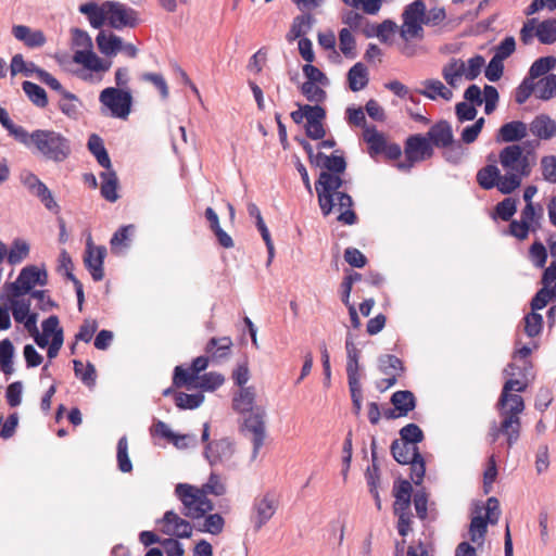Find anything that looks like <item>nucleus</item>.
<instances>
[{"mask_svg":"<svg viewBox=\"0 0 556 556\" xmlns=\"http://www.w3.org/2000/svg\"><path fill=\"white\" fill-rule=\"evenodd\" d=\"M47 283L46 270H40L36 266L23 268L15 282L11 285L13 296H21L28 293L36 285L45 286Z\"/></svg>","mask_w":556,"mask_h":556,"instance_id":"nucleus-13","label":"nucleus"},{"mask_svg":"<svg viewBox=\"0 0 556 556\" xmlns=\"http://www.w3.org/2000/svg\"><path fill=\"white\" fill-rule=\"evenodd\" d=\"M100 177L102 179L101 195L109 202H115L118 199L116 173L111 167L101 173Z\"/></svg>","mask_w":556,"mask_h":556,"instance_id":"nucleus-37","label":"nucleus"},{"mask_svg":"<svg viewBox=\"0 0 556 556\" xmlns=\"http://www.w3.org/2000/svg\"><path fill=\"white\" fill-rule=\"evenodd\" d=\"M391 403L404 417L416 407V397L412 391H396L391 396Z\"/></svg>","mask_w":556,"mask_h":556,"instance_id":"nucleus-38","label":"nucleus"},{"mask_svg":"<svg viewBox=\"0 0 556 556\" xmlns=\"http://www.w3.org/2000/svg\"><path fill=\"white\" fill-rule=\"evenodd\" d=\"M534 37L543 45L556 42V18L542 22L534 17L527 20L520 29V40L523 45H530Z\"/></svg>","mask_w":556,"mask_h":556,"instance_id":"nucleus-11","label":"nucleus"},{"mask_svg":"<svg viewBox=\"0 0 556 556\" xmlns=\"http://www.w3.org/2000/svg\"><path fill=\"white\" fill-rule=\"evenodd\" d=\"M421 84L424 88L418 90V92L430 100L442 99L451 101L453 98V88L448 85L445 86L440 79H426Z\"/></svg>","mask_w":556,"mask_h":556,"instance_id":"nucleus-22","label":"nucleus"},{"mask_svg":"<svg viewBox=\"0 0 556 556\" xmlns=\"http://www.w3.org/2000/svg\"><path fill=\"white\" fill-rule=\"evenodd\" d=\"M159 523L164 534L182 539H188L192 535L191 523L174 510H167Z\"/></svg>","mask_w":556,"mask_h":556,"instance_id":"nucleus-14","label":"nucleus"},{"mask_svg":"<svg viewBox=\"0 0 556 556\" xmlns=\"http://www.w3.org/2000/svg\"><path fill=\"white\" fill-rule=\"evenodd\" d=\"M528 134L527 125L521 121H513L501 126L496 140L515 142L523 139Z\"/></svg>","mask_w":556,"mask_h":556,"instance_id":"nucleus-27","label":"nucleus"},{"mask_svg":"<svg viewBox=\"0 0 556 556\" xmlns=\"http://www.w3.org/2000/svg\"><path fill=\"white\" fill-rule=\"evenodd\" d=\"M175 495L182 503V514L192 519L198 520L213 510L214 505L199 486L189 483H178L175 486Z\"/></svg>","mask_w":556,"mask_h":556,"instance_id":"nucleus-8","label":"nucleus"},{"mask_svg":"<svg viewBox=\"0 0 556 556\" xmlns=\"http://www.w3.org/2000/svg\"><path fill=\"white\" fill-rule=\"evenodd\" d=\"M405 161L397 163L401 170H409L415 163L430 159L433 155V148L427 137L422 135H413L406 139Z\"/></svg>","mask_w":556,"mask_h":556,"instance_id":"nucleus-12","label":"nucleus"},{"mask_svg":"<svg viewBox=\"0 0 556 556\" xmlns=\"http://www.w3.org/2000/svg\"><path fill=\"white\" fill-rule=\"evenodd\" d=\"M427 138L433 147L447 148L454 141L452 127L448 122L435 123L427 132Z\"/></svg>","mask_w":556,"mask_h":556,"instance_id":"nucleus-21","label":"nucleus"},{"mask_svg":"<svg viewBox=\"0 0 556 556\" xmlns=\"http://www.w3.org/2000/svg\"><path fill=\"white\" fill-rule=\"evenodd\" d=\"M424 1L415 0L407 4L402 13V25L399 27L400 37L404 41L401 52L406 56L415 53L410 45L412 40L421 41L425 37L424 30Z\"/></svg>","mask_w":556,"mask_h":556,"instance_id":"nucleus-6","label":"nucleus"},{"mask_svg":"<svg viewBox=\"0 0 556 556\" xmlns=\"http://www.w3.org/2000/svg\"><path fill=\"white\" fill-rule=\"evenodd\" d=\"M14 348L9 339L0 341V368L5 375L13 372L12 358Z\"/></svg>","mask_w":556,"mask_h":556,"instance_id":"nucleus-51","label":"nucleus"},{"mask_svg":"<svg viewBox=\"0 0 556 556\" xmlns=\"http://www.w3.org/2000/svg\"><path fill=\"white\" fill-rule=\"evenodd\" d=\"M88 149L96 156L98 163L105 169L112 167L111 160L104 147L103 140L96 134L88 139Z\"/></svg>","mask_w":556,"mask_h":556,"instance_id":"nucleus-39","label":"nucleus"},{"mask_svg":"<svg viewBox=\"0 0 556 556\" xmlns=\"http://www.w3.org/2000/svg\"><path fill=\"white\" fill-rule=\"evenodd\" d=\"M484 102L485 114H491L495 111L500 99L497 89L492 85H485L482 92Z\"/></svg>","mask_w":556,"mask_h":556,"instance_id":"nucleus-64","label":"nucleus"},{"mask_svg":"<svg viewBox=\"0 0 556 556\" xmlns=\"http://www.w3.org/2000/svg\"><path fill=\"white\" fill-rule=\"evenodd\" d=\"M391 454L393 458L402 465L419 457L420 453L416 445L409 443H401L400 440H394L391 444Z\"/></svg>","mask_w":556,"mask_h":556,"instance_id":"nucleus-33","label":"nucleus"},{"mask_svg":"<svg viewBox=\"0 0 556 556\" xmlns=\"http://www.w3.org/2000/svg\"><path fill=\"white\" fill-rule=\"evenodd\" d=\"M542 285L543 288L531 300V309L533 312L544 308L549 301L556 300V279L555 281H546L543 275Z\"/></svg>","mask_w":556,"mask_h":556,"instance_id":"nucleus-31","label":"nucleus"},{"mask_svg":"<svg viewBox=\"0 0 556 556\" xmlns=\"http://www.w3.org/2000/svg\"><path fill=\"white\" fill-rule=\"evenodd\" d=\"M232 345V340L229 337L211 338L206 343L205 353L212 363L220 364L230 356Z\"/></svg>","mask_w":556,"mask_h":556,"instance_id":"nucleus-19","label":"nucleus"},{"mask_svg":"<svg viewBox=\"0 0 556 556\" xmlns=\"http://www.w3.org/2000/svg\"><path fill=\"white\" fill-rule=\"evenodd\" d=\"M318 83L305 81L301 86V92L309 102L319 103L326 99V91L317 86Z\"/></svg>","mask_w":556,"mask_h":556,"instance_id":"nucleus-61","label":"nucleus"},{"mask_svg":"<svg viewBox=\"0 0 556 556\" xmlns=\"http://www.w3.org/2000/svg\"><path fill=\"white\" fill-rule=\"evenodd\" d=\"M543 330V317L536 312H531L523 317V331L529 338H536Z\"/></svg>","mask_w":556,"mask_h":556,"instance_id":"nucleus-45","label":"nucleus"},{"mask_svg":"<svg viewBox=\"0 0 556 556\" xmlns=\"http://www.w3.org/2000/svg\"><path fill=\"white\" fill-rule=\"evenodd\" d=\"M204 401V395L201 393L188 394L185 392L175 393V404L180 409H194L198 408Z\"/></svg>","mask_w":556,"mask_h":556,"instance_id":"nucleus-52","label":"nucleus"},{"mask_svg":"<svg viewBox=\"0 0 556 556\" xmlns=\"http://www.w3.org/2000/svg\"><path fill=\"white\" fill-rule=\"evenodd\" d=\"M401 443L416 445L425 438L422 430L416 424H408L400 430Z\"/></svg>","mask_w":556,"mask_h":556,"instance_id":"nucleus-59","label":"nucleus"},{"mask_svg":"<svg viewBox=\"0 0 556 556\" xmlns=\"http://www.w3.org/2000/svg\"><path fill=\"white\" fill-rule=\"evenodd\" d=\"M10 304L11 305L9 308L12 311L13 317L16 323H22L27 316L30 315V304L28 301L12 295V298L10 299Z\"/></svg>","mask_w":556,"mask_h":556,"instance_id":"nucleus-60","label":"nucleus"},{"mask_svg":"<svg viewBox=\"0 0 556 556\" xmlns=\"http://www.w3.org/2000/svg\"><path fill=\"white\" fill-rule=\"evenodd\" d=\"M530 131L542 140H549L556 136V122L547 115L536 116L530 124Z\"/></svg>","mask_w":556,"mask_h":556,"instance_id":"nucleus-28","label":"nucleus"},{"mask_svg":"<svg viewBox=\"0 0 556 556\" xmlns=\"http://www.w3.org/2000/svg\"><path fill=\"white\" fill-rule=\"evenodd\" d=\"M345 350H346V375L348 381L355 384L356 380H359V364L358 359L361 356V351L356 348L354 342L351 340L350 336L346 337L345 340Z\"/></svg>","mask_w":556,"mask_h":556,"instance_id":"nucleus-29","label":"nucleus"},{"mask_svg":"<svg viewBox=\"0 0 556 556\" xmlns=\"http://www.w3.org/2000/svg\"><path fill=\"white\" fill-rule=\"evenodd\" d=\"M235 451V442L229 438H223L208 442L205 446L204 456L211 465H216L229 462Z\"/></svg>","mask_w":556,"mask_h":556,"instance_id":"nucleus-15","label":"nucleus"},{"mask_svg":"<svg viewBox=\"0 0 556 556\" xmlns=\"http://www.w3.org/2000/svg\"><path fill=\"white\" fill-rule=\"evenodd\" d=\"M484 63L485 60L480 54L470 58L467 63L462 59L453 58L442 67V77L450 87L457 88L463 77L467 80L476 79Z\"/></svg>","mask_w":556,"mask_h":556,"instance_id":"nucleus-9","label":"nucleus"},{"mask_svg":"<svg viewBox=\"0 0 556 556\" xmlns=\"http://www.w3.org/2000/svg\"><path fill=\"white\" fill-rule=\"evenodd\" d=\"M225 520L219 514H211L206 516L198 530L200 532H207L217 535L223 532Z\"/></svg>","mask_w":556,"mask_h":556,"instance_id":"nucleus-54","label":"nucleus"},{"mask_svg":"<svg viewBox=\"0 0 556 556\" xmlns=\"http://www.w3.org/2000/svg\"><path fill=\"white\" fill-rule=\"evenodd\" d=\"M543 179L556 184V155H545L540 161Z\"/></svg>","mask_w":556,"mask_h":556,"instance_id":"nucleus-62","label":"nucleus"},{"mask_svg":"<svg viewBox=\"0 0 556 556\" xmlns=\"http://www.w3.org/2000/svg\"><path fill=\"white\" fill-rule=\"evenodd\" d=\"M529 257L533 265L538 268H543L547 260V251L544 244L536 240L529 249Z\"/></svg>","mask_w":556,"mask_h":556,"instance_id":"nucleus-63","label":"nucleus"},{"mask_svg":"<svg viewBox=\"0 0 556 556\" xmlns=\"http://www.w3.org/2000/svg\"><path fill=\"white\" fill-rule=\"evenodd\" d=\"M0 123L9 131V134L14 137L16 141L22 143V140L25 138L27 130L22 126L15 125L3 108H0Z\"/></svg>","mask_w":556,"mask_h":556,"instance_id":"nucleus-57","label":"nucleus"},{"mask_svg":"<svg viewBox=\"0 0 556 556\" xmlns=\"http://www.w3.org/2000/svg\"><path fill=\"white\" fill-rule=\"evenodd\" d=\"M27 185L30 191L41 200V202L48 210H53L58 207V204L54 201L51 191L35 175H31L27 179Z\"/></svg>","mask_w":556,"mask_h":556,"instance_id":"nucleus-36","label":"nucleus"},{"mask_svg":"<svg viewBox=\"0 0 556 556\" xmlns=\"http://www.w3.org/2000/svg\"><path fill=\"white\" fill-rule=\"evenodd\" d=\"M38 71H42V68H39L33 62H26L21 53L13 55L10 64V72L12 76H16L17 74H23L25 76L36 74L38 76Z\"/></svg>","mask_w":556,"mask_h":556,"instance_id":"nucleus-42","label":"nucleus"},{"mask_svg":"<svg viewBox=\"0 0 556 556\" xmlns=\"http://www.w3.org/2000/svg\"><path fill=\"white\" fill-rule=\"evenodd\" d=\"M263 410H257L252 413L249 417L244 419L245 429L252 433V443H253V458H255L264 444L265 440V422H264Z\"/></svg>","mask_w":556,"mask_h":556,"instance_id":"nucleus-18","label":"nucleus"},{"mask_svg":"<svg viewBox=\"0 0 556 556\" xmlns=\"http://www.w3.org/2000/svg\"><path fill=\"white\" fill-rule=\"evenodd\" d=\"M22 144L55 163L64 162L72 153L71 140L53 129L27 131Z\"/></svg>","mask_w":556,"mask_h":556,"instance_id":"nucleus-4","label":"nucleus"},{"mask_svg":"<svg viewBox=\"0 0 556 556\" xmlns=\"http://www.w3.org/2000/svg\"><path fill=\"white\" fill-rule=\"evenodd\" d=\"M534 160V155L530 152L525 153L519 144H509L500 151L498 161L505 172L501 184L503 194L515 191L522 179L530 176Z\"/></svg>","mask_w":556,"mask_h":556,"instance_id":"nucleus-3","label":"nucleus"},{"mask_svg":"<svg viewBox=\"0 0 556 556\" xmlns=\"http://www.w3.org/2000/svg\"><path fill=\"white\" fill-rule=\"evenodd\" d=\"M117 465L122 472H130L132 464L128 455V441L126 437H122L117 442Z\"/></svg>","mask_w":556,"mask_h":556,"instance_id":"nucleus-58","label":"nucleus"},{"mask_svg":"<svg viewBox=\"0 0 556 556\" xmlns=\"http://www.w3.org/2000/svg\"><path fill=\"white\" fill-rule=\"evenodd\" d=\"M12 35L27 48L35 49L45 46L47 38L42 30L31 29L26 25H14Z\"/></svg>","mask_w":556,"mask_h":556,"instance_id":"nucleus-20","label":"nucleus"},{"mask_svg":"<svg viewBox=\"0 0 556 556\" xmlns=\"http://www.w3.org/2000/svg\"><path fill=\"white\" fill-rule=\"evenodd\" d=\"M368 70L362 62H357L349 70L348 83L352 91L364 89L368 85Z\"/></svg>","mask_w":556,"mask_h":556,"instance_id":"nucleus-35","label":"nucleus"},{"mask_svg":"<svg viewBox=\"0 0 556 556\" xmlns=\"http://www.w3.org/2000/svg\"><path fill=\"white\" fill-rule=\"evenodd\" d=\"M29 253V245L24 240H14L11 249L7 253L8 262L11 265L20 264L23 260L27 257Z\"/></svg>","mask_w":556,"mask_h":556,"instance_id":"nucleus-53","label":"nucleus"},{"mask_svg":"<svg viewBox=\"0 0 556 556\" xmlns=\"http://www.w3.org/2000/svg\"><path fill=\"white\" fill-rule=\"evenodd\" d=\"M477 513L478 515L471 518L469 535L472 543L482 545L488 531V522L484 517L480 515L481 508H478Z\"/></svg>","mask_w":556,"mask_h":556,"instance_id":"nucleus-40","label":"nucleus"},{"mask_svg":"<svg viewBox=\"0 0 556 556\" xmlns=\"http://www.w3.org/2000/svg\"><path fill=\"white\" fill-rule=\"evenodd\" d=\"M379 370L383 375L389 374H403L404 366L403 362L395 355L386 354L379 357L378 361Z\"/></svg>","mask_w":556,"mask_h":556,"instance_id":"nucleus-49","label":"nucleus"},{"mask_svg":"<svg viewBox=\"0 0 556 556\" xmlns=\"http://www.w3.org/2000/svg\"><path fill=\"white\" fill-rule=\"evenodd\" d=\"M99 101L112 117L125 121L131 112L132 97L128 90L108 87L100 92Z\"/></svg>","mask_w":556,"mask_h":556,"instance_id":"nucleus-10","label":"nucleus"},{"mask_svg":"<svg viewBox=\"0 0 556 556\" xmlns=\"http://www.w3.org/2000/svg\"><path fill=\"white\" fill-rule=\"evenodd\" d=\"M314 23L315 18L311 12H302V14L296 15L286 35L287 41L292 42L295 39L303 38L311 30Z\"/></svg>","mask_w":556,"mask_h":556,"instance_id":"nucleus-24","label":"nucleus"},{"mask_svg":"<svg viewBox=\"0 0 556 556\" xmlns=\"http://www.w3.org/2000/svg\"><path fill=\"white\" fill-rule=\"evenodd\" d=\"M535 97L541 100H549L556 97V74H548L535 84Z\"/></svg>","mask_w":556,"mask_h":556,"instance_id":"nucleus-41","label":"nucleus"},{"mask_svg":"<svg viewBox=\"0 0 556 556\" xmlns=\"http://www.w3.org/2000/svg\"><path fill=\"white\" fill-rule=\"evenodd\" d=\"M532 369L531 361H526L521 367L516 363L507 365L504 371L510 379L504 383L496 406H514L513 401H516L518 407H526L522 396L514 392L522 393L527 390L534 378Z\"/></svg>","mask_w":556,"mask_h":556,"instance_id":"nucleus-5","label":"nucleus"},{"mask_svg":"<svg viewBox=\"0 0 556 556\" xmlns=\"http://www.w3.org/2000/svg\"><path fill=\"white\" fill-rule=\"evenodd\" d=\"M78 10L87 16L90 26L96 29H100L106 24L119 30L134 28L139 23L138 12L118 1H103L102 3L89 1L80 4Z\"/></svg>","mask_w":556,"mask_h":556,"instance_id":"nucleus-2","label":"nucleus"},{"mask_svg":"<svg viewBox=\"0 0 556 556\" xmlns=\"http://www.w3.org/2000/svg\"><path fill=\"white\" fill-rule=\"evenodd\" d=\"M277 501L270 494L256 497L253 503V522L256 531L261 530L275 515Z\"/></svg>","mask_w":556,"mask_h":556,"instance_id":"nucleus-16","label":"nucleus"},{"mask_svg":"<svg viewBox=\"0 0 556 556\" xmlns=\"http://www.w3.org/2000/svg\"><path fill=\"white\" fill-rule=\"evenodd\" d=\"M477 181L484 190L496 187L498 191L503 193V188L501 187L503 175H501L500 169L494 164L486 165L479 169L477 173Z\"/></svg>","mask_w":556,"mask_h":556,"instance_id":"nucleus-25","label":"nucleus"},{"mask_svg":"<svg viewBox=\"0 0 556 556\" xmlns=\"http://www.w3.org/2000/svg\"><path fill=\"white\" fill-rule=\"evenodd\" d=\"M80 105L81 103L79 99L70 91L64 92L59 101V109L61 112L71 118H76L78 116Z\"/></svg>","mask_w":556,"mask_h":556,"instance_id":"nucleus-44","label":"nucleus"},{"mask_svg":"<svg viewBox=\"0 0 556 556\" xmlns=\"http://www.w3.org/2000/svg\"><path fill=\"white\" fill-rule=\"evenodd\" d=\"M339 48L345 58H356V41L349 28L339 31Z\"/></svg>","mask_w":556,"mask_h":556,"instance_id":"nucleus-47","label":"nucleus"},{"mask_svg":"<svg viewBox=\"0 0 556 556\" xmlns=\"http://www.w3.org/2000/svg\"><path fill=\"white\" fill-rule=\"evenodd\" d=\"M363 138L368 144V153L371 157L381 154L388 142L384 134L378 131L375 126L365 127Z\"/></svg>","mask_w":556,"mask_h":556,"instance_id":"nucleus-32","label":"nucleus"},{"mask_svg":"<svg viewBox=\"0 0 556 556\" xmlns=\"http://www.w3.org/2000/svg\"><path fill=\"white\" fill-rule=\"evenodd\" d=\"M514 406H496L500 422H494L489 430L491 442H496L500 437L505 439L508 448L513 447L519 440L521 433V418L520 415L525 408L518 407L516 401H513Z\"/></svg>","mask_w":556,"mask_h":556,"instance_id":"nucleus-7","label":"nucleus"},{"mask_svg":"<svg viewBox=\"0 0 556 556\" xmlns=\"http://www.w3.org/2000/svg\"><path fill=\"white\" fill-rule=\"evenodd\" d=\"M556 65V59L554 56H542L535 60L530 70H529V78L534 80L541 76H546V74L554 68Z\"/></svg>","mask_w":556,"mask_h":556,"instance_id":"nucleus-48","label":"nucleus"},{"mask_svg":"<svg viewBox=\"0 0 556 556\" xmlns=\"http://www.w3.org/2000/svg\"><path fill=\"white\" fill-rule=\"evenodd\" d=\"M197 382V377L190 368L186 369L182 366H176L173 376V386L176 388L187 387L193 388Z\"/></svg>","mask_w":556,"mask_h":556,"instance_id":"nucleus-55","label":"nucleus"},{"mask_svg":"<svg viewBox=\"0 0 556 556\" xmlns=\"http://www.w3.org/2000/svg\"><path fill=\"white\" fill-rule=\"evenodd\" d=\"M412 493L413 488L409 481L399 480L393 485V513H402L403 510H409L412 506Z\"/></svg>","mask_w":556,"mask_h":556,"instance_id":"nucleus-23","label":"nucleus"},{"mask_svg":"<svg viewBox=\"0 0 556 556\" xmlns=\"http://www.w3.org/2000/svg\"><path fill=\"white\" fill-rule=\"evenodd\" d=\"M23 91L28 99L38 108H46L48 105V97L42 87L39 85L25 80L22 84Z\"/></svg>","mask_w":556,"mask_h":556,"instance_id":"nucleus-43","label":"nucleus"},{"mask_svg":"<svg viewBox=\"0 0 556 556\" xmlns=\"http://www.w3.org/2000/svg\"><path fill=\"white\" fill-rule=\"evenodd\" d=\"M224 381L225 378L222 374L211 371L197 377V382L193 384V388H200L204 391H214L219 388Z\"/></svg>","mask_w":556,"mask_h":556,"instance_id":"nucleus-46","label":"nucleus"},{"mask_svg":"<svg viewBox=\"0 0 556 556\" xmlns=\"http://www.w3.org/2000/svg\"><path fill=\"white\" fill-rule=\"evenodd\" d=\"M255 396L256 394L253 387L241 388L232 399V408L240 414L252 412Z\"/></svg>","mask_w":556,"mask_h":556,"instance_id":"nucleus-34","label":"nucleus"},{"mask_svg":"<svg viewBox=\"0 0 556 556\" xmlns=\"http://www.w3.org/2000/svg\"><path fill=\"white\" fill-rule=\"evenodd\" d=\"M316 157L315 166L326 169L319 174L315 182L318 204L323 214L328 216L337 205L340 211L338 220L345 225L355 224L357 216L352 208L353 200L350 194L340 191L345 184L341 178V174L346 169L345 159L342 154H337V152L331 155L318 152Z\"/></svg>","mask_w":556,"mask_h":556,"instance_id":"nucleus-1","label":"nucleus"},{"mask_svg":"<svg viewBox=\"0 0 556 556\" xmlns=\"http://www.w3.org/2000/svg\"><path fill=\"white\" fill-rule=\"evenodd\" d=\"M105 255V247H94L91 239L87 241L84 263L94 281H101L104 277L103 262Z\"/></svg>","mask_w":556,"mask_h":556,"instance_id":"nucleus-17","label":"nucleus"},{"mask_svg":"<svg viewBox=\"0 0 556 556\" xmlns=\"http://www.w3.org/2000/svg\"><path fill=\"white\" fill-rule=\"evenodd\" d=\"M132 229V225L123 226L113 235L110 241L112 252L116 253L121 249L129 245L130 232Z\"/></svg>","mask_w":556,"mask_h":556,"instance_id":"nucleus-56","label":"nucleus"},{"mask_svg":"<svg viewBox=\"0 0 556 556\" xmlns=\"http://www.w3.org/2000/svg\"><path fill=\"white\" fill-rule=\"evenodd\" d=\"M73 60L75 63L81 64L93 72H106L111 67V62L102 61L94 52L91 51V48L76 51Z\"/></svg>","mask_w":556,"mask_h":556,"instance_id":"nucleus-26","label":"nucleus"},{"mask_svg":"<svg viewBox=\"0 0 556 556\" xmlns=\"http://www.w3.org/2000/svg\"><path fill=\"white\" fill-rule=\"evenodd\" d=\"M74 372L75 376L81 380L88 387H91L96 382V368L91 363H88L86 366L81 361L74 359Z\"/></svg>","mask_w":556,"mask_h":556,"instance_id":"nucleus-50","label":"nucleus"},{"mask_svg":"<svg viewBox=\"0 0 556 556\" xmlns=\"http://www.w3.org/2000/svg\"><path fill=\"white\" fill-rule=\"evenodd\" d=\"M98 49L104 55L111 56L122 51L123 40L113 33L100 30L96 38Z\"/></svg>","mask_w":556,"mask_h":556,"instance_id":"nucleus-30","label":"nucleus"}]
</instances>
